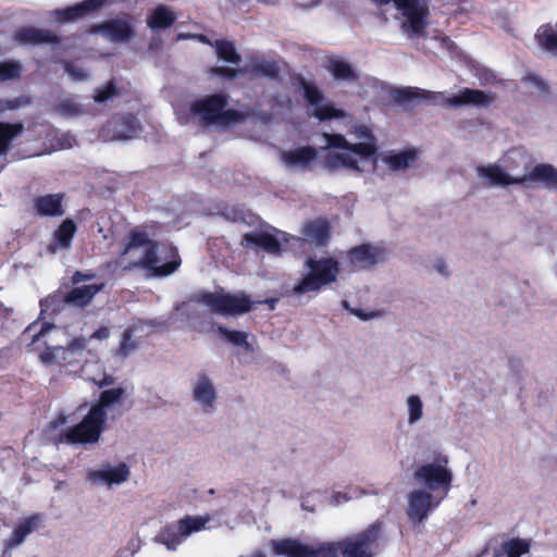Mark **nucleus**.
<instances>
[{
    "label": "nucleus",
    "instance_id": "nucleus-1",
    "mask_svg": "<svg viewBox=\"0 0 557 557\" xmlns=\"http://www.w3.org/2000/svg\"><path fill=\"white\" fill-rule=\"evenodd\" d=\"M383 522L375 521L354 536L327 542L313 548L295 539L273 540L274 554L286 557H373L371 547L381 536Z\"/></svg>",
    "mask_w": 557,
    "mask_h": 557
},
{
    "label": "nucleus",
    "instance_id": "nucleus-2",
    "mask_svg": "<svg viewBox=\"0 0 557 557\" xmlns=\"http://www.w3.org/2000/svg\"><path fill=\"white\" fill-rule=\"evenodd\" d=\"M160 230L161 224L159 222L149 221L129 231L121 256H125L131 250L139 247H145V251L139 260L129 263L125 269H145L151 272L153 276L164 277L180 268L182 260L177 248L173 245L162 247L161 256L164 262L159 264V243L150 239V236L158 235Z\"/></svg>",
    "mask_w": 557,
    "mask_h": 557
},
{
    "label": "nucleus",
    "instance_id": "nucleus-3",
    "mask_svg": "<svg viewBox=\"0 0 557 557\" xmlns=\"http://www.w3.org/2000/svg\"><path fill=\"white\" fill-rule=\"evenodd\" d=\"M124 394L122 387L103 389L82 421L60 434V442L71 445L98 443L107 425L108 409L120 404Z\"/></svg>",
    "mask_w": 557,
    "mask_h": 557
},
{
    "label": "nucleus",
    "instance_id": "nucleus-4",
    "mask_svg": "<svg viewBox=\"0 0 557 557\" xmlns=\"http://www.w3.org/2000/svg\"><path fill=\"white\" fill-rule=\"evenodd\" d=\"M228 97L225 94L208 95L189 106V113L203 126L231 125L244 120V114L235 109H226Z\"/></svg>",
    "mask_w": 557,
    "mask_h": 557
},
{
    "label": "nucleus",
    "instance_id": "nucleus-5",
    "mask_svg": "<svg viewBox=\"0 0 557 557\" xmlns=\"http://www.w3.org/2000/svg\"><path fill=\"white\" fill-rule=\"evenodd\" d=\"M305 265L308 269L307 273L304 274L298 284L293 287V293L296 295L319 292L324 286L331 285L337 281L339 263L333 257H323L320 259L309 257Z\"/></svg>",
    "mask_w": 557,
    "mask_h": 557
},
{
    "label": "nucleus",
    "instance_id": "nucleus-6",
    "mask_svg": "<svg viewBox=\"0 0 557 557\" xmlns=\"http://www.w3.org/2000/svg\"><path fill=\"white\" fill-rule=\"evenodd\" d=\"M104 288V283L73 287L66 293L57 292L40 300L41 311H61L64 307L85 309L95 296Z\"/></svg>",
    "mask_w": 557,
    "mask_h": 557
},
{
    "label": "nucleus",
    "instance_id": "nucleus-7",
    "mask_svg": "<svg viewBox=\"0 0 557 557\" xmlns=\"http://www.w3.org/2000/svg\"><path fill=\"white\" fill-rule=\"evenodd\" d=\"M198 300L213 313L221 315H240L253 309V301L244 292L237 294L206 292Z\"/></svg>",
    "mask_w": 557,
    "mask_h": 557
},
{
    "label": "nucleus",
    "instance_id": "nucleus-8",
    "mask_svg": "<svg viewBox=\"0 0 557 557\" xmlns=\"http://www.w3.org/2000/svg\"><path fill=\"white\" fill-rule=\"evenodd\" d=\"M430 0H395V8L403 14V27L411 35L421 36L426 28Z\"/></svg>",
    "mask_w": 557,
    "mask_h": 557
},
{
    "label": "nucleus",
    "instance_id": "nucleus-9",
    "mask_svg": "<svg viewBox=\"0 0 557 557\" xmlns=\"http://www.w3.org/2000/svg\"><path fill=\"white\" fill-rule=\"evenodd\" d=\"M447 462V458L443 457L438 462L422 465L414 471V479L430 491L443 488L446 495L453 481Z\"/></svg>",
    "mask_w": 557,
    "mask_h": 557
},
{
    "label": "nucleus",
    "instance_id": "nucleus-10",
    "mask_svg": "<svg viewBox=\"0 0 557 557\" xmlns=\"http://www.w3.org/2000/svg\"><path fill=\"white\" fill-rule=\"evenodd\" d=\"M386 260V250L383 247L363 243L351 247L346 252V261L351 272L373 269Z\"/></svg>",
    "mask_w": 557,
    "mask_h": 557
},
{
    "label": "nucleus",
    "instance_id": "nucleus-11",
    "mask_svg": "<svg viewBox=\"0 0 557 557\" xmlns=\"http://www.w3.org/2000/svg\"><path fill=\"white\" fill-rule=\"evenodd\" d=\"M299 87L304 91V97L308 104L313 107L311 115L319 121H330L344 117V111L335 108L333 103H321L324 100L322 91L313 84L300 78Z\"/></svg>",
    "mask_w": 557,
    "mask_h": 557
},
{
    "label": "nucleus",
    "instance_id": "nucleus-12",
    "mask_svg": "<svg viewBox=\"0 0 557 557\" xmlns=\"http://www.w3.org/2000/svg\"><path fill=\"white\" fill-rule=\"evenodd\" d=\"M210 518L200 516H185L173 527H168L163 532V542L168 548H175L182 541L194 532L205 529Z\"/></svg>",
    "mask_w": 557,
    "mask_h": 557
},
{
    "label": "nucleus",
    "instance_id": "nucleus-13",
    "mask_svg": "<svg viewBox=\"0 0 557 557\" xmlns=\"http://www.w3.org/2000/svg\"><path fill=\"white\" fill-rule=\"evenodd\" d=\"M433 500V495L426 491L418 490L409 494L407 516L412 524L422 523L428 518L429 512L441 503V500L435 503Z\"/></svg>",
    "mask_w": 557,
    "mask_h": 557
},
{
    "label": "nucleus",
    "instance_id": "nucleus-14",
    "mask_svg": "<svg viewBox=\"0 0 557 557\" xmlns=\"http://www.w3.org/2000/svg\"><path fill=\"white\" fill-rule=\"evenodd\" d=\"M494 101V97L481 89L463 87L457 94L446 98L445 103L449 107L460 108L472 106L487 108Z\"/></svg>",
    "mask_w": 557,
    "mask_h": 557
},
{
    "label": "nucleus",
    "instance_id": "nucleus-15",
    "mask_svg": "<svg viewBox=\"0 0 557 557\" xmlns=\"http://www.w3.org/2000/svg\"><path fill=\"white\" fill-rule=\"evenodd\" d=\"M64 194H46L33 199V208L36 215L40 218H58L65 213L63 201Z\"/></svg>",
    "mask_w": 557,
    "mask_h": 557
},
{
    "label": "nucleus",
    "instance_id": "nucleus-16",
    "mask_svg": "<svg viewBox=\"0 0 557 557\" xmlns=\"http://www.w3.org/2000/svg\"><path fill=\"white\" fill-rule=\"evenodd\" d=\"M13 39L20 45L39 46L44 44H59L60 38L47 29L33 26H24L17 28L13 33Z\"/></svg>",
    "mask_w": 557,
    "mask_h": 557
},
{
    "label": "nucleus",
    "instance_id": "nucleus-17",
    "mask_svg": "<svg viewBox=\"0 0 557 557\" xmlns=\"http://www.w3.org/2000/svg\"><path fill=\"white\" fill-rule=\"evenodd\" d=\"M106 1L107 0H84L75 5L55 10L54 15L57 21L60 23L73 22L98 11L104 5Z\"/></svg>",
    "mask_w": 557,
    "mask_h": 557
},
{
    "label": "nucleus",
    "instance_id": "nucleus-18",
    "mask_svg": "<svg viewBox=\"0 0 557 557\" xmlns=\"http://www.w3.org/2000/svg\"><path fill=\"white\" fill-rule=\"evenodd\" d=\"M524 180L520 185L529 186L530 182L540 183L543 187L557 190V169L548 163L536 164L527 175L520 177Z\"/></svg>",
    "mask_w": 557,
    "mask_h": 557
},
{
    "label": "nucleus",
    "instance_id": "nucleus-19",
    "mask_svg": "<svg viewBox=\"0 0 557 557\" xmlns=\"http://www.w3.org/2000/svg\"><path fill=\"white\" fill-rule=\"evenodd\" d=\"M94 32H101L113 41H128L134 35L135 30L132 24L125 20L114 18L106 21L102 24L95 26Z\"/></svg>",
    "mask_w": 557,
    "mask_h": 557
},
{
    "label": "nucleus",
    "instance_id": "nucleus-20",
    "mask_svg": "<svg viewBox=\"0 0 557 557\" xmlns=\"http://www.w3.org/2000/svg\"><path fill=\"white\" fill-rule=\"evenodd\" d=\"M108 128L113 133L114 138L129 139L138 134L140 124L134 114L127 113L113 117L108 123Z\"/></svg>",
    "mask_w": 557,
    "mask_h": 557
},
{
    "label": "nucleus",
    "instance_id": "nucleus-21",
    "mask_svg": "<svg viewBox=\"0 0 557 557\" xmlns=\"http://www.w3.org/2000/svg\"><path fill=\"white\" fill-rule=\"evenodd\" d=\"M193 398L201 405L205 412L212 411L216 393L211 380L205 373L198 374L197 382L193 388Z\"/></svg>",
    "mask_w": 557,
    "mask_h": 557
},
{
    "label": "nucleus",
    "instance_id": "nucleus-22",
    "mask_svg": "<svg viewBox=\"0 0 557 557\" xmlns=\"http://www.w3.org/2000/svg\"><path fill=\"white\" fill-rule=\"evenodd\" d=\"M41 523V516L33 513L25 518L12 532L11 536L5 541L7 548H14L21 545L25 539L37 530Z\"/></svg>",
    "mask_w": 557,
    "mask_h": 557
},
{
    "label": "nucleus",
    "instance_id": "nucleus-23",
    "mask_svg": "<svg viewBox=\"0 0 557 557\" xmlns=\"http://www.w3.org/2000/svg\"><path fill=\"white\" fill-rule=\"evenodd\" d=\"M318 157V151L312 146H304L283 153V162L290 168L307 169Z\"/></svg>",
    "mask_w": 557,
    "mask_h": 557
},
{
    "label": "nucleus",
    "instance_id": "nucleus-24",
    "mask_svg": "<svg viewBox=\"0 0 557 557\" xmlns=\"http://www.w3.org/2000/svg\"><path fill=\"white\" fill-rule=\"evenodd\" d=\"M302 234L317 246H324L331 237V226L325 219L308 221L302 228Z\"/></svg>",
    "mask_w": 557,
    "mask_h": 557
},
{
    "label": "nucleus",
    "instance_id": "nucleus-25",
    "mask_svg": "<svg viewBox=\"0 0 557 557\" xmlns=\"http://www.w3.org/2000/svg\"><path fill=\"white\" fill-rule=\"evenodd\" d=\"M247 246H256L272 255H280L282 250L280 239L270 233L249 232L243 237Z\"/></svg>",
    "mask_w": 557,
    "mask_h": 557
},
{
    "label": "nucleus",
    "instance_id": "nucleus-26",
    "mask_svg": "<svg viewBox=\"0 0 557 557\" xmlns=\"http://www.w3.org/2000/svg\"><path fill=\"white\" fill-rule=\"evenodd\" d=\"M325 69L332 74L335 81L339 82H358L359 74L350 63L338 58H329Z\"/></svg>",
    "mask_w": 557,
    "mask_h": 557
},
{
    "label": "nucleus",
    "instance_id": "nucleus-27",
    "mask_svg": "<svg viewBox=\"0 0 557 557\" xmlns=\"http://www.w3.org/2000/svg\"><path fill=\"white\" fill-rule=\"evenodd\" d=\"M22 122L0 121V157L7 156L13 147V141L24 133Z\"/></svg>",
    "mask_w": 557,
    "mask_h": 557
},
{
    "label": "nucleus",
    "instance_id": "nucleus-28",
    "mask_svg": "<svg viewBox=\"0 0 557 557\" xmlns=\"http://www.w3.org/2000/svg\"><path fill=\"white\" fill-rule=\"evenodd\" d=\"M478 173L487 180H490L491 185L495 186H508L513 184L522 183L524 180H520V177H511L507 173H505L498 165L492 164L487 166H479Z\"/></svg>",
    "mask_w": 557,
    "mask_h": 557
},
{
    "label": "nucleus",
    "instance_id": "nucleus-29",
    "mask_svg": "<svg viewBox=\"0 0 557 557\" xmlns=\"http://www.w3.org/2000/svg\"><path fill=\"white\" fill-rule=\"evenodd\" d=\"M392 97L395 102L399 104L410 103L421 100H433L436 98L435 94L418 87L396 88L392 91Z\"/></svg>",
    "mask_w": 557,
    "mask_h": 557
},
{
    "label": "nucleus",
    "instance_id": "nucleus-30",
    "mask_svg": "<svg viewBox=\"0 0 557 557\" xmlns=\"http://www.w3.org/2000/svg\"><path fill=\"white\" fill-rule=\"evenodd\" d=\"M176 15L165 5H158L147 17V25L152 30L171 27Z\"/></svg>",
    "mask_w": 557,
    "mask_h": 557
},
{
    "label": "nucleus",
    "instance_id": "nucleus-31",
    "mask_svg": "<svg viewBox=\"0 0 557 557\" xmlns=\"http://www.w3.org/2000/svg\"><path fill=\"white\" fill-rule=\"evenodd\" d=\"M76 231V223L70 218L64 219L53 233V244L60 249H69Z\"/></svg>",
    "mask_w": 557,
    "mask_h": 557
},
{
    "label": "nucleus",
    "instance_id": "nucleus-32",
    "mask_svg": "<svg viewBox=\"0 0 557 557\" xmlns=\"http://www.w3.org/2000/svg\"><path fill=\"white\" fill-rule=\"evenodd\" d=\"M91 475L100 479L108 485L121 484L128 480L129 469L126 463L121 462L119 466L114 468L94 471Z\"/></svg>",
    "mask_w": 557,
    "mask_h": 557
},
{
    "label": "nucleus",
    "instance_id": "nucleus-33",
    "mask_svg": "<svg viewBox=\"0 0 557 557\" xmlns=\"http://www.w3.org/2000/svg\"><path fill=\"white\" fill-rule=\"evenodd\" d=\"M539 46L550 53H557V21L555 25L543 24L535 35Z\"/></svg>",
    "mask_w": 557,
    "mask_h": 557
},
{
    "label": "nucleus",
    "instance_id": "nucleus-34",
    "mask_svg": "<svg viewBox=\"0 0 557 557\" xmlns=\"http://www.w3.org/2000/svg\"><path fill=\"white\" fill-rule=\"evenodd\" d=\"M418 158L417 150L406 149L398 153H391L384 157V162L393 171L406 170Z\"/></svg>",
    "mask_w": 557,
    "mask_h": 557
},
{
    "label": "nucleus",
    "instance_id": "nucleus-35",
    "mask_svg": "<svg viewBox=\"0 0 557 557\" xmlns=\"http://www.w3.org/2000/svg\"><path fill=\"white\" fill-rule=\"evenodd\" d=\"M134 331L133 327H127L123 331L114 352L115 357L125 359L139 348V342L134 338Z\"/></svg>",
    "mask_w": 557,
    "mask_h": 557
},
{
    "label": "nucleus",
    "instance_id": "nucleus-36",
    "mask_svg": "<svg viewBox=\"0 0 557 557\" xmlns=\"http://www.w3.org/2000/svg\"><path fill=\"white\" fill-rule=\"evenodd\" d=\"M530 549V543L527 540L515 537L504 542L499 550L496 552V557L506 555V557H521Z\"/></svg>",
    "mask_w": 557,
    "mask_h": 557
},
{
    "label": "nucleus",
    "instance_id": "nucleus-37",
    "mask_svg": "<svg viewBox=\"0 0 557 557\" xmlns=\"http://www.w3.org/2000/svg\"><path fill=\"white\" fill-rule=\"evenodd\" d=\"M213 46L215 47L219 59L232 64H238L242 61V57L236 51L235 45L232 41L227 39H216Z\"/></svg>",
    "mask_w": 557,
    "mask_h": 557
},
{
    "label": "nucleus",
    "instance_id": "nucleus-38",
    "mask_svg": "<svg viewBox=\"0 0 557 557\" xmlns=\"http://www.w3.org/2000/svg\"><path fill=\"white\" fill-rule=\"evenodd\" d=\"M218 331L228 343L242 347L246 351L252 350V346L248 342V334L246 332L228 330L224 326H219Z\"/></svg>",
    "mask_w": 557,
    "mask_h": 557
},
{
    "label": "nucleus",
    "instance_id": "nucleus-39",
    "mask_svg": "<svg viewBox=\"0 0 557 557\" xmlns=\"http://www.w3.org/2000/svg\"><path fill=\"white\" fill-rule=\"evenodd\" d=\"M82 350L74 347H63L59 349V362L60 368H73L81 363Z\"/></svg>",
    "mask_w": 557,
    "mask_h": 557
},
{
    "label": "nucleus",
    "instance_id": "nucleus-40",
    "mask_svg": "<svg viewBox=\"0 0 557 557\" xmlns=\"http://www.w3.org/2000/svg\"><path fill=\"white\" fill-rule=\"evenodd\" d=\"M251 72L271 79L280 76V65L276 61L260 60L251 64Z\"/></svg>",
    "mask_w": 557,
    "mask_h": 557
},
{
    "label": "nucleus",
    "instance_id": "nucleus-41",
    "mask_svg": "<svg viewBox=\"0 0 557 557\" xmlns=\"http://www.w3.org/2000/svg\"><path fill=\"white\" fill-rule=\"evenodd\" d=\"M22 73V65L15 61L0 63V82L18 78Z\"/></svg>",
    "mask_w": 557,
    "mask_h": 557
},
{
    "label": "nucleus",
    "instance_id": "nucleus-42",
    "mask_svg": "<svg viewBox=\"0 0 557 557\" xmlns=\"http://www.w3.org/2000/svg\"><path fill=\"white\" fill-rule=\"evenodd\" d=\"M408 409H409V422L414 423L422 418V401L419 396L411 395L407 399Z\"/></svg>",
    "mask_w": 557,
    "mask_h": 557
},
{
    "label": "nucleus",
    "instance_id": "nucleus-43",
    "mask_svg": "<svg viewBox=\"0 0 557 557\" xmlns=\"http://www.w3.org/2000/svg\"><path fill=\"white\" fill-rule=\"evenodd\" d=\"M348 151L368 159L373 158L376 154V146L373 143L349 144Z\"/></svg>",
    "mask_w": 557,
    "mask_h": 557
},
{
    "label": "nucleus",
    "instance_id": "nucleus-44",
    "mask_svg": "<svg viewBox=\"0 0 557 557\" xmlns=\"http://www.w3.org/2000/svg\"><path fill=\"white\" fill-rule=\"evenodd\" d=\"M116 95V87L113 81L108 82L106 85L97 88L94 100L98 103H103Z\"/></svg>",
    "mask_w": 557,
    "mask_h": 557
},
{
    "label": "nucleus",
    "instance_id": "nucleus-45",
    "mask_svg": "<svg viewBox=\"0 0 557 557\" xmlns=\"http://www.w3.org/2000/svg\"><path fill=\"white\" fill-rule=\"evenodd\" d=\"M58 111L62 115L67 116H76L83 114L84 110L82 109L81 104L76 103L73 100H63L58 104Z\"/></svg>",
    "mask_w": 557,
    "mask_h": 557
},
{
    "label": "nucleus",
    "instance_id": "nucleus-46",
    "mask_svg": "<svg viewBox=\"0 0 557 557\" xmlns=\"http://www.w3.org/2000/svg\"><path fill=\"white\" fill-rule=\"evenodd\" d=\"M59 349L61 346L49 347L39 352V359L45 366H58L59 362Z\"/></svg>",
    "mask_w": 557,
    "mask_h": 557
},
{
    "label": "nucleus",
    "instance_id": "nucleus-47",
    "mask_svg": "<svg viewBox=\"0 0 557 557\" xmlns=\"http://www.w3.org/2000/svg\"><path fill=\"white\" fill-rule=\"evenodd\" d=\"M326 145L329 148H338L348 150L349 144L342 134H325Z\"/></svg>",
    "mask_w": 557,
    "mask_h": 557
},
{
    "label": "nucleus",
    "instance_id": "nucleus-48",
    "mask_svg": "<svg viewBox=\"0 0 557 557\" xmlns=\"http://www.w3.org/2000/svg\"><path fill=\"white\" fill-rule=\"evenodd\" d=\"M210 72L219 77L234 79L239 76L240 71L228 66H213Z\"/></svg>",
    "mask_w": 557,
    "mask_h": 557
},
{
    "label": "nucleus",
    "instance_id": "nucleus-49",
    "mask_svg": "<svg viewBox=\"0 0 557 557\" xmlns=\"http://www.w3.org/2000/svg\"><path fill=\"white\" fill-rule=\"evenodd\" d=\"M523 82H528L536 87L541 92L547 94L549 91L548 85L536 74H528L523 77Z\"/></svg>",
    "mask_w": 557,
    "mask_h": 557
},
{
    "label": "nucleus",
    "instance_id": "nucleus-50",
    "mask_svg": "<svg viewBox=\"0 0 557 557\" xmlns=\"http://www.w3.org/2000/svg\"><path fill=\"white\" fill-rule=\"evenodd\" d=\"M64 70L75 81H83L87 78V74L85 73V71L83 69L74 66L71 61H64Z\"/></svg>",
    "mask_w": 557,
    "mask_h": 557
},
{
    "label": "nucleus",
    "instance_id": "nucleus-51",
    "mask_svg": "<svg viewBox=\"0 0 557 557\" xmlns=\"http://www.w3.org/2000/svg\"><path fill=\"white\" fill-rule=\"evenodd\" d=\"M30 103V99L25 96H20L14 99H5L7 111L16 110Z\"/></svg>",
    "mask_w": 557,
    "mask_h": 557
},
{
    "label": "nucleus",
    "instance_id": "nucleus-52",
    "mask_svg": "<svg viewBox=\"0 0 557 557\" xmlns=\"http://www.w3.org/2000/svg\"><path fill=\"white\" fill-rule=\"evenodd\" d=\"M96 277V273L91 271L82 272V271H75L73 275L71 276V282L73 285H77L82 282L91 281Z\"/></svg>",
    "mask_w": 557,
    "mask_h": 557
},
{
    "label": "nucleus",
    "instance_id": "nucleus-53",
    "mask_svg": "<svg viewBox=\"0 0 557 557\" xmlns=\"http://www.w3.org/2000/svg\"><path fill=\"white\" fill-rule=\"evenodd\" d=\"M337 158L341 159V168H347V169L360 171L358 161L354 157L346 154V153H341V157H337Z\"/></svg>",
    "mask_w": 557,
    "mask_h": 557
},
{
    "label": "nucleus",
    "instance_id": "nucleus-54",
    "mask_svg": "<svg viewBox=\"0 0 557 557\" xmlns=\"http://www.w3.org/2000/svg\"><path fill=\"white\" fill-rule=\"evenodd\" d=\"M337 157H341V153H329L324 158V165L329 170H336L341 168V159Z\"/></svg>",
    "mask_w": 557,
    "mask_h": 557
},
{
    "label": "nucleus",
    "instance_id": "nucleus-55",
    "mask_svg": "<svg viewBox=\"0 0 557 557\" xmlns=\"http://www.w3.org/2000/svg\"><path fill=\"white\" fill-rule=\"evenodd\" d=\"M54 327L53 324L45 322L40 325V331L33 336V343L38 342L41 336Z\"/></svg>",
    "mask_w": 557,
    "mask_h": 557
},
{
    "label": "nucleus",
    "instance_id": "nucleus-56",
    "mask_svg": "<svg viewBox=\"0 0 557 557\" xmlns=\"http://www.w3.org/2000/svg\"><path fill=\"white\" fill-rule=\"evenodd\" d=\"M109 336H110V330L107 326H100L91 335L92 338L99 339V341L107 339Z\"/></svg>",
    "mask_w": 557,
    "mask_h": 557
},
{
    "label": "nucleus",
    "instance_id": "nucleus-57",
    "mask_svg": "<svg viewBox=\"0 0 557 557\" xmlns=\"http://www.w3.org/2000/svg\"><path fill=\"white\" fill-rule=\"evenodd\" d=\"M94 382L99 388H103L106 386L113 385L115 382V379L112 375L104 374L102 379H100L98 381L95 380Z\"/></svg>",
    "mask_w": 557,
    "mask_h": 557
},
{
    "label": "nucleus",
    "instance_id": "nucleus-58",
    "mask_svg": "<svg viewBox=\"0 0 557 557\" xmlns=\"http://www.w3.org/2000/svg\"><path fill=\"white\" fill-rule=\"evenodd\" d=\"M351 312L355 315L359 317L361 320H369L370 318H372L374 315L373 313L368 314L363 310H360V309H354V310H351Z\"/></svg>",
    "mask_w": 557,
    "mask_h": 557
},
{
    "label": "nucleus",
    "instance_id": "nucleus-59",
    "mask_svg": "<svg viewBox=\"0 0 557 557\" xmlns=\"http://www.w3.org/2000/svg\"><path fill=\"white\" fill-rule=\"evenodd\" d=\"M371 1L379 7L386 5L391 2H393L395 4V0H371Z\"/></svg>",
    "mask_w": 557,
    "mask_h": 557
},
{
    "label": "nucleus",
    "instance_id": "nucleus-60",
    "mask_svg": "<svg viewBox=\"0 0 557 557\" xmlns=\"http://www.w3.org/2000/svg\"><path fill=\"white\" fill-rule=\"evenodd\" d=\"M7 111L5 99H0V113Z\"/></svg>",
    "mask_w": 557,
    "mask_h": 557
},
{
    "label": "nucleus",
    "instance_id": "nucleus-61",
    "mask_svg": "<svg viewBox=\"0 0 557 557\" xmlns=\"http://www.w3.org/2000/svg\"><path fill=\"white\" fill-rule=\"evenodd\" d=\"M438 271L443 274H446L445 271H444V265L443 264H438L437 267Z\"/></svg>",
    "mask_w": 557,
    "mask_h": 557
},
{
    "label": "nucleus",
    "instance_id": "nucleus-62",
    "mask_svg": "<svg viewBox=\"0 0 557 557\" xmlns=\"http://www.w3.org/2000/svg\"><path fill=\"white\" fill-rule=\"evenodd\" d=\"M35 326H36L35 324H30V325L27 327V331H29V332H30V331H33V330L35 329Z\"/></svg>",
    "mask_w": 557,
    "mask_h": 557
}]
</instances>
